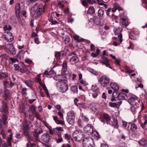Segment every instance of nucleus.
Returning <instances> with one entry per match:
<instances>
[{"label": "nucleus", "mask_w": 147, "mask_h": 147, "mask_svg": "<svg viewBox=\"0 0 147 147\" xmlns=\"http://www.w3.org/2000/svg\"><path fill=\"white\" fill-rule=\"evenodd\" d=\"M58 78H59L58 83L59 89L62 93L65 92L68 90L67 78L62 75L59 76Z\"/></svg>", "instance_id": "nucleus-1"}, {"label": "nucleus", "mask_w": 147, "mask_h": 147, "mask_svg": "<svg viewBox=\"0 0 147 147\" xmlns=\"http://www.w3.org/2000/svg\"><path fill=\"white\" fill-rule=\"evenodd\" d=\"M43 7L42 5H39L36 7L32 8L31 11V15L33 18H36L40 17L42 11V8Z\"/></svg>", "instance_id": "nucleus-2"}, {"label": "nucleus", "mask_w": 147, "mask_h": 147, "mask_svg": "<svg viewBox=\"0 0 147 147\" xmlns=\"http://www.w3.org/2000/svg\"><path fill=\"white\" fill-rule=\"evenodd\" d=\"M72 136L76 141H80L83 139L82 134L81 131H75L73 133Z\"/></svg>", "instance_id": "nucleus-3"}, {"label": "nucleus", "mask_w": 147, "mask_h": 147, "mask_svg": "<svg viewBox=\"0 0 147 147\" xmlns=\"http://www.w3.org/2000/svg\"><path fill=\"white\" fill-rule=\"evenodd\" d=\"M99 81L102 86L106 87L109 84V79L107 76H103L100 78Z\"/></svg>", "instance_id": "nucleus-4"}, {"label": "nucleus", "mask_w": 147, "mask_h": 147, "mask_svg": "<svg viewBox=\"0 0 147 147\" xmlns=\"http://www.w3.org/2000/svg\"><path fill=\"white\" fill-rule=\"evenodd\" d=\"M93 126L91 124H88L84 128V131L88 135L91 134L93 131Z\"/></svg>", "instance_id": "nucleus-5"}, {"label": "nucleus", "mask_w": 147, "mask_h": 147, "mask_svg": "<svg viewBox=\"0 0 147 147\" xmlns=\"http://www.w3.org/2000/svg\"><path fill=\"white\" fill-rule=\"evenodd\" d=\"M5 47L12 55H15L16 54V51L13 44H8L6 45Z\"/></svg>", "instance_id": "nucleus-6"}, {"label": "nucleus", "mask_w": 147, "mask_h": 147, "mask_svg": "<svg viewBox=\"0 0 147 147\" xmlns=\"http://www.w3.org/2000/svg\"><path fill=\"white\" fill-rule=\"evenodd\" d=\"M120 16L121 20V23L122 24L125 26V27L129 25L127 17L124 16L123 14L122 13L121 14Z\"/></svg>", "instance_id": "nucleus-7"}, {"label": "nucleus", "mask_w": 147, "mask_h": 147, "mask_svg": "<svg viewBox=\"0 0 147 147\" xmlns=\"http://www.w3.org/2000/svg\"><path fill=\"white\" fill-rule=\"evenodd\" d=\"M4 36V38L7 41L11 42L13 40V36L10 32H6Z\"/></svg>", "instance_id": "nucleus-8"}, {"label": "nucleus", "mask_w": 147, "mask_h": 147, "mask_svg": "<svg viewBox=\"0 0 147 147\" xmlns=\"http://www.w3.org/2000/svg\"><path fill=\"white\" fill-rule=\"evenodd\" d=\"M138 101L137 97L136 96L131 97L127 100V102L129 104L133 105H136Z\"/></svg>", "instance_id": "nucleus-9"}, {"label": "nucleus", "mask_w": 147, "mask_h": 147, "mask_svg": "<svg viewBox=\"0 0 147 147\" xmlns=\"http://www.w3.org/2000/svg\"><path fill=\"white\" fill-rule=\"evenodd\" d=\"M41 139L44 142L46 143L48 142L50 139L49 134L48 133L43 134L42 135Z\"/></svg>", "instance_id": "nucleus-10"}, {"label": "nucleus", "mask_w": 147, "mask_h": 147, "mask_svg": "<svg viewBox=\"0 0 147 147\" xmlns=\"http://www.w3.org/2000/svg\"><path fill=\"white\" fill-rule=\"evenodd\" d=\"M110 85L111 88L114 90L113 94L115 93H117V90L119 89V88L118 85L115 83L112 82L110 84Z\"/></svg>", "instance_id": "nucleus-11"}, {"label": "nucleus", "mask_w": 147, "mask_h": 147, "mask_svg": "<svg viewBox=\"0 0 147 147\" xmlns=\"http://www.w3.org/2000/svg\"><path fill=\"white\" fill-rule=\"evenodd\" d=\"M91 21H93L94 23L97 25L102 26L103 24L100 22V18L97 16H94L90 19Z\"/></svg>", "instance_id": "nucleus-12"}, {"label": "nucleus", "mask_w": 147, "mask_h": 147, "mask_svg": "<svg viewBox=\"0 0 147 147\" xmlns=\"http://www.w3.org/2000/svg\"><path fill=\"white\" fill-rule=\"evenodd\" d=\"M102 60L101 62L103 64L105 65L107 67H108L111 69V68L109 64V60L107 58L105 57H102Z\"/></svg>", "instance_id": "nucleus-13"}, {"label": "nucleus", "mask_w": 147, "mask_h": 147, "mask_svg": "<svg viewBox=\"0 0 147 147\" xmlns=\"http://www.w3.org/2000/svg\"><path fill=\"white\" fill-rule=\"evenodd\" d=\"M0 111L1 112H4L5 113H8V110L6 103H3V105L1 108Z\"/></svg>", "instance_id": "nucleus-14"}, {"label": "nucleus", "mask_w": 147, "mask_h": 147, "mask_svg": "<svg viewBox=\"0 0 147 147\" xmlns=\"http://www.w3.org/2000/svg\"><path fill=\"white\" fill-rule=\"evenodd\" d=\"M138 32L137 31H132L129 33V36L130 38L131 39H134L135 35L138 34Z\"/></svg>", "instance_id": "nucleus-15"}, {"label": "nucleus", "mask_w": 147, "mask_h": 147, "mask_svg": "<svg viewBox=\"0 0 147 147\" xmlns=\"http://www.w3.org/2000/svg\"><path fill=\"white\" fill-rule=\"evenodd\" d=\"M79 60L78 57L74 56L72 57L70 59V61L72 64H74Z\"/></svg>", "instance_id": "nucleus-16"}, {"label": "nucleus", "mask_w": 147, "mask_h": 147, "mask_svg": "<svg viewBox=\"0 0 147 147\" xmlns=\"http://www.w3.org/2000/svg\"><path fill=\"white\" fill-rule=\"evenodd\" d=\"M122 101H120L118 102H117V103L115 102H110L109 105L111 107H117L118 106H119L122 104Z\"/></svg>", "instance_id": "nucleus-17"}, {"label": "nucleus", "mask_w": 147, "mask_h": 147, "mask_svg": "<svg viewBox=\"0 0 147 147\" xmlns=\"http://www.w3.org/2000/svg\"><path fill=\"white\" fill-rule=\"evenodd\" d=\"M23 67L24 68V69H20V71L23 73L26 72L27 74H29L30 71L28 70V69L27 68L26 66L24 64H23Z\"/></svg>", "instance_id": "nucleus-18"}, {"label": "nucleus", "mask_w": 147, "mask_h": 147, "mask_svg": "<svg viewBox=\"0 0 147 147\" xmlns=\"http://www.w3.org/2000/svg\"><path fill=\"white\" fill-rule=\"evenodd\" d=\"M15 11L16 15H19L20 11V6L19 3L16 4L15 6Z\"/></svg>", "instance_id": "nucleus-19"}, {"label": "nucleus", "mask_w": 147, "mask_h": 147, "mask_svg": "<svg viewBox=\"0 0 147 147\" xmlns=\"http://www.w3.org/2000/svg\"><path fill=\"white\" fill-rule=\"evenodd\" d=\"M91 134L94 138L96 140H98L99 138V135L98 132L96 131H93Z\"/></svg>", "instance_id": "nucleus-20"}, {"label": "nucleus", "mask_w": 147, "mask_h": 147, "mask_svg": "<svg viewBox=\"0 0 147 147\" xmlns=\"http://www.w3.org/2000/svg\"><path fill=\"white\" fill-rule=\"evenodd\" d=\"M24 82L27 86L31 88L32 86V82L30 80L24 81Z\"/></svg>", "instance_id": "nucleus-21"}, {"label": "nucleus", "mask_w": 147, "mask_h": 147, "mask_svg": "<svg viewBox=\"0 0 147 147\" xmlns=\"http://www.w3.org/2000/svg\"><path fill=\"white\" fill-rule=\"evenodd\" d=\"M75 115L73 111H70L67 114V117L69 118H75Z\"/></svg>", "instance_id": "nucleus-22"}, {"label": "nucleus", "mask_w": 147, "mask_h": 147, "mask_svg": "<svg viewBox=\"0 0 147 147\" xmlns=\"http://www.w3.org/2000/svg\"><path fill=\"white\" fill-rule=\"evenodd\" d=\"M75 118L67 117V121L71 125H73L75 123Z\"/></svg>", "instance_id": "nucleus-23"}, {"label": "nucleus", "mask_w": 147, "mask_h": 147, "mask_svg": "<svg viewBox=\"0 0 147 147\" xmlns=\"http://www.w3.org/2000/svg\"><path fill=\"white\" fill-rule=\"evenodd\" d=\"M138 143L142 146H146V141L144 139H142L138 141Z\"/></svg>", "instance_id": "nucleus-24"}, {"label": "nucleus", "mask_w": 147, "mask_h": 147, "mask_svg": "<svg viewBox=\"0 0 147 147\" xmlns=\"http://www.w3.org/2000/svg\"><path fill=\"white\" fill-rule=\"evenodd\" d=\"M95 12V10L93 7H90L87 11V13L89 14H93Z\"/></svg>", "instance_id": "nucleus-25"}, {"label": "nucleus", "mask_w": 147, "mask_h": 147, "mask_svg": "<svg viewBox=\"0 0 147 147\" xmlns=\"http://www.w3.org/2000/svg\"><path fill=\"white\" fill-rule=\"evenodd\" d=\"M138 129L137 126L135 124H133L131 125L130 129L133 132H135Z\"/></svg>", "instance_id": "nucleus-26"}, {"label": "nucleus", "mask_w": 147, "mask_h": 147, "mask_svg": "<svg viewBox=\"0 0 147 147\" xmlns=\"http://www.w3.org/2000/svg\"><path fill=\"white\" fill-rule=\"evenodd\" d=\"M2 119L3 121L4 124V125H6L7 123V116L5 114H3L2 116Z\"/></svg>", "instance_id": "nucleus-27"}, {"label": "nucleus", "mask_w": 147, "mask_h": 147, "mask_svg": "<svg viewBox=\"0 0 147 147\" xmlns=\"http://www.w3.org/2000/svg\"><path fill=\"white\" fill-rule=\"evenodd\" d=\"M49 21L52 22V24H55L58 23L56 21L54 20L53 16H52V14L50 18H49Z\"/></svg>", "instance_id": "nucleus-28"}, {"label": "nucleus", "mask_w": 147, "mask_h": 147, "mask_svg": "<svg viewBox=\"0 0 147 147\" xmlns=\"http://www.w3.org/2000/svg\"><path fill=\"white\" fill-rule=\"evenodd\" d=\"M5 95L6 99L9 98L10 96V92L9 90H6L5 91Z\"/></svg>", "instance_id": "nucleus-29"}, {"label": "nucleus", "mask_w": 147, "mask_h": 147, "mask_svg": "<svg viewBox=\"0 0 147 147\" xmlns=\"http://www.w3.org/2000/svg\"><path fill=\"white\" fill-rule=\"evenodd\" d=\"M58 137V138H55L54 139V140L57 143H61L63 141V139L60 136H59Z\"/></svg>", "instance_id": "nucleus-30"}, {"label": "nucleus", "mask_w": 147, "mask_h": 147, "mask_svg": "<svg viewBox=\"0 0 147 147\" xmlns=\"http://www.w3.org/2000/svg\"><path fill=\"white\" fill-rule=\"evenodd\" d=\"M78 101V98H75L74 100V102L75 105L77 106L78 107H79L80 105H82L83 106V104H81V103H77Z\"/></svg>", "instance_id": "nucleus-31"}, {"label": "nucleus", "mask_w": 147, "mask_h": 147, "mask_svg": "<svg viewBox=\"0 0 147 147\" xmlns=\"http://www.w3.org/2000/svg\"><path fill=\"white\" fill-rule=\"evenodd\" d=\"M71 90L74 93H77L78 91L77 86H72L71 88Z\"/></svg>", "instance_id": "nucleus-32"}, {"label": "nucleus", "mask_w": 147, "mask_h": 147, "mask_svg": "<svg viewBox=\"0 0 147 147\" xmlns=\"http://www.w3.org/2000/svg\"><path fill=\"white\" fill-rule=\"evenodd\" d=\"M103 117L104 119L106 122L109 121L111 119L109 116L107 114H104L103 115Z\"/></svg>", "instance_id": "nucleus-33"}, {"label": "nucleus", "mask_w": 147, "mask_h": 147, "mask_svg": "<svg viewBox=\"0 0 147 147\" xmlns=\"http://www.w3.org/2000/svg\"><path fill=\"white\" fill-rule=\"evenodd\" d=\"M8 75L6 72H2L0 74V79L7 77Z\"/></svg>", "instance_id": "nucleus-34"}, {"label": "nucleus", "mask_w": 147, "mask_h": 147, "mask_svg": "<svg viewBox=\"0 0 147 147\" xmlns=\"http://www.w3.org/2000/svg\"><path fill=\"white\" fill-rule=\"evenodd\" d=\"M67 63L66 61H64L63 64L62 70L64 71H65L67 69Z\"/></svg>", "instance_id": "nucleus-35"}, {"label": "nucleus", "mask_w": 147, "mask_h": 147, "mask_svg": "<svg viewBox=\"0 0 147 147\" xmlns=\"http://www.w3.org/2000/svg\"><path fill=\"white\" fill-rule=\"evenodd\" d=\"M122 28H117L114 30V33L115 35L120 33L122 31Z\"/></svg>", "instance_id": "nucleus-36"}, {"label": "nucleus", "mask_w": 147, "mask_h": 147, "mask_svg": "<svg viewBox=\"0 0 147 147\" xmlns=\"http://www.w3.org/2000/svg\"><path fill=\"white\" fill-rule=\"evenodd\" d=\"M17 17L19 20V21L20 24L21 25H23L24 22V20L21 19V16H20L19 15H17Z\"/></svg>", "instance_id": "nucleus-37"}, {"label": "nucleus", "mask_w": 147, "mask_h": 147, "mask_svg": "<svg viewBox=\"0 0 147 147\" xmlns=\"http://www.w3.org/2000/svg\"><path fill=\"white\" fill-rule=\"evenodd\" d=\"M42 87L43 89L44 90L47 96L48 97H50V95L48 93V90L47 89L46 87L44 85L42 84Z\"/></svg>", "instance_id": "nucleus-38"}, {"label": "nucleus", "mask_w": 147, "mask_h": 147, "mask_svg": "<svg viewBox=\"0 0 147 147\" xmlns=\"http://www.w3.org/2000/svg\"><path fill=\"white\" fill-rule=\"evenodd\" d=\"M10 61L9 62V64H12L13 63H15L16 61H18V59L17 58H11L10 59Z\"/></svg>", "instance_id": "nucleus-39"}, {"label": "nucleus", "mask_w": 147, "mask_h": 147, "mask_svg": "<svg viewBox=\"0 0 147 147\" xmlns=\"http://www.w3.org/2000/svg\"><path fill=\"white\" fill-rule=\"evenodd\" d=\"M27 89L26 88H23L22 90V94L23 96H26L27 95Z\"/></svg>", "instance_id": "nucleus-40"}, {"label": "nucleus", "mask_w": 147, "mask_h": 147, "mask_svg": "<svg viewBox=\"0 0 147 147\" xmlns=\"http://www.w3.org/2000/svg\"><path fill=\"white\" fill-rule=\"evenodd\" d=\"M73 38L75 40H76L78 42H80L82 41V39H79V36L77 35H74L73 36Z\"/></svg>", "instance_id": "nucleus-41"}, {"label": "nucleus", "mask_w": 147, "mask_h": 147, "mask_svg": "<svg viewBox=\"0 0 147 147\" xmlns=\"http://www.w3.org/2000/svg\"><path fill=\"white\" fill-rule=\"evenodd\" d=\"M104 11L101 9H100L98 11V16L99 17H101L103 15Z\"/></svg>", "instance_id": "nucleus-42"}, {"label": "nucleus", "mask_w": 147, "mask_h": 147, "mask_svg": "<svg viewBox=\"0 0 147 147\" xmlns=\"http://www.w3.org/2000/svg\"><path fill=\"white\" fill-rule=\"evenodd\" d=\"M55 72L53 70L51 69L49 71V75L51 76V77H53L55 75Z\"/></svg>", "instance_id": "nucleus-43"}, {"label": "nucleus", "mask_w": 147, "mask_h": 147, "mask_svg": "<svg viewBox=\"0 0 147 147\" xmlns=\"http://www.w3.org/2000/svg\"><path fill=\"white\" fill-rule=\"evenodd\" d=\"M117 3H115L113 5V7L112 9V11L113 12H114L116 11V10H117Z\"/></svg>", "instance_id": "nucleus-44"}, {"label": "nucleus", "mask_w": 147, "mask_h": 147, "mask_svg": "<svg viewBox=\"0 0 147 147\" xmlns=\"http://www.w3.org/2000/svg\"><path fill=\"white\" fill-rule=\"evenodd\" d=\"M30 110L33 114H34L36 113L35 108L34 106L32 105L30 107Z\"/></svg>", "instance_id": "nucleus-45"}, {"label": "nucleus", "mask_w": 147, "mask_h": 147, "mask_svg": "<svg viewBox=\"0 0 147 147\" xmlns=\"http://www.w3.org/2000/svg\"><path fill=\"white\" fill-rule=\"evenodd\" d=\"M1 57L2 59H7L8 58V55L5 53H3L1 55Z\"/></svg>", "instance_id": "nucleus-46"}, {"label": "nucleus", "mask_w": 147, "mask_h": 147, "mask_svg": "<svg viewBox=\"0 0 147 147\" xmlns=\"http://www.w3.org/2000/svg\"><path fill=\"white\" fill-rule=\"evenodd\" d=\"M4 86L6 88H9L11 87V86L9 85V84L6 81H5L4 82Z\"/></svg>", "instance_id": "nucleus-47"}, {"label": "nucleus", "mask_w": 147, "mask_h": 147, "mask_svg": "<svg viewBox=\"0 0 147 147\" xmlns=\"http://www.w3.org/2000/svg\"><path fill=\"white\" fill-rule=\"evenodd\" d=\"M98 92V91L96 90V92H94L92 94V95L93 98H95L97 97Z\"/></svg>", "instance_id": "nucleus-48"}, {"label": "nucleus", "mask_w": 147, "mask_h": 147, "mask_svg": "<svg viewBox=\"0 0 147 147\" xmlns=\"http://www.w3.org/2000/svg\"><path fill=\"white\" fill-rule=\"evenodd\" d=\"M24 135L25 136H28V137L30 139H33L32 137L28 136V130H24Z\"/></svg>", "instance_id": "nucleus-49"}, {"label": "nucleus", "mask_w": 147, "mask_h": 147, "mask_svg": "<svg viewBox=\"0 0 147 147\" xmlns=\"http://www.w3.org/2000/svg\"><path fill=\"white\" fill-rule=\"evenodd\" d=\"M56 129V127L54 128V134L55 135H57L58 136H61V133L58 132Z\"/></svg>", "instance_id": "nucleus-50"}, {"label": "nucleus", "mask_w": 147, "mask_h": 147, "mask_svg": "<svg viewBox=\"0 0 147 147\" xmlns=\"http://www.w3.org/2000/svg\"><path fill=\"white\" fill-rule=\"evenodd\" d=\"M102 0H93V2L96 3H97L101 5V4L102 3Z\"/></svg>", "instance_id": "nucleus-51"}, {"label": "nucleus", "mask_w": 147, "mask_h": 147, "mask_svg": "<svg viewBox=\"0 0 147 147\" xmlns=\"http://www.w3.org/2000/svg\"><path fill=\"white\" fill-rule=\"evenodd\" d=\"M56 123L58 124H60L63 125L65 124L64 122L62 120H58L56 121Z\"/></svg>", "instance_id": "nucleus-52"}, {"label": "nucleus", "mask_w": 147, "mask_h": 147, "mask_svg": "<svg viewBox=\"0 0 147 147\" xmlns=\"http://www.w3.org/2000/svg\"><path fill=\"white\" fill-rule=\"evenodd\" d=\"M32 133L34 136L36 137L37 138H39V134L38 132L34 131Z\"/></svg>", "instance_id": "nucleus-53"}, {"label": "nucleus", "mask_w": 147, "mask_h": 147, "mask_svg": "<svg viewBox=\"0 0 147 147\" xmlns=\"http://www.w3.org/2000/svg\"><path fill=\"white\" fill-rule=\"evenodd\" d=\"M82 4L85 7H87L88 5L86 0H83L82 2Z\"/></svg>", "instance_id": "nucleus-54"}, {"label": "nucleus", "mask_w": 147, "mask_h": 147, "mask_svg": "<svg viewBox=\"0 0 147 147\" xmlns=\"http://www.w3.org/2000/svg\"><path fill=\"white\" fill-rule=\"evenodd\" d=\"M61 53L60 52H58L56 53L55 55V57L57 59H59L60 58Z\"/></svg>", "instance_id": "nucleus-55"}, {"label": "nucleus", "mask_w": 147, "mask_h": 147, "mask_svg": "<svg viewBox=\"0 0 147 147\" xmlns=\"http://www.w3.org/2000/svg\"><path fill=\"white\" fill-rule=\"evenodd\" d=\"M65 138L67 140H69L71 138L70 135H69L67 134H65Z\"/></svg>", "instance_id": "nucleus-56"}, {"label": "nucleus", "mask_w": 147, "mask_h": 147, "mask_svg": "<svg viewBox=\"0 0 147 147\" xmlns=\"http://www.w3.org/2000/svg\"><path fill=\"white\" fill-rule=\"evenodd\" d=\"M0 134L3 137L4 139H5L6 138V135L4 132V131L2 130L1 131Z\"/></svg>", "instance_id": "nucleus-57"}, {"label": "nucleus", "mask_w": 147, "mask_h": 147, "mask_svg": "<svg viewBox=\"0 0 147 147\" xmlns=\"http://www.w3.org/2000/svg\"><path fill=\"white\" fill-rule=\"evenodd\" d=\"M90 72L93 74L95 75H97L98 74L96 71L93 70V69H90Z\"/></svg>", "instance_id": "nucleus-58"}, {"label": "nucleus", "mask_w": 147, "mask_h": 147, "mask_svg": "<svg viewBox=\"0 0 147 147\" xmlns=\"http://www.w3.org/2000/svg\"><path fill=\"white\" fill-rule=\"evenodd\" d=\"M15 69L16 70H18L19 69L20 67L17 64H14V65Z\"/></svg>", "instance_id": "nucleus-59"}, {"label": "nucleus", "mask_w": 147, "mask_h": 147, "mask_svg": "<svg viewBox=\"0 0 147 147\" xmlns=\"http://www.w3.org/2000/svg\"><path fill=\"white\" fill-rule=\"evenodd\" d=\"M61 147H71V146L69 144H63L62 145Z\"/></svg>", "instance_id": "nucleus-60"}, {"label": "nucleus", "mask_w": 147, "mask_h": 147, "mask_svg": "<svg viewBox=\"0 0 147 147\" xmlns=\"http://www.w3.org/2000/svg\"><path fill=\"white\" fill-rule=\"evenodd\" d=\"M49 131L50 134L52 135L54 134V128L53 129L51 128H49Z\"/></svg>", "instance_id": "nucleus-61"}, {"label": "nucleus", "mask_w": 147, "mask_h": 147, "mask_svg": "<svg viewBox=\"0 0 147 147\" xmlns=\"http://www.w3.org/2000/svg\"><path fill=\"white\" fill-rule=\"evenodd\" d=\"M56 129L57 130L58 132H62L63 130V129L62 127H56Z\"/></svg>", "instance_id": "nucleus-62"}, {"label": "nucleus", "mask_w": 147, "mask_h": 147, "mask_svg": "<svg viewBox=\"0 0 147 147\" xmlns=\"http://www.w3.org/2000/svg\"><path fill=\"white\" fill-rule=\"evenodd\" d=\"M119 96H121L125 98H127V95L125 93H122L120 94L119 95Z\"/></svg>", "instance_id": "nucleus-63"}, {"label": "nucleus", "mask_w": 147, "mask_h": 147, "mask_svg": "<svg viewBox=\"0 0 147 147\" xmlns=\"http://www.w3.org/2000/svg\"><path fill=\"white\" fill-rule=\"evenodd\" d=\"M24 130H28V125H23Z\"/></svg>", "instance_id": "nucleus-64"}]
</instances>
